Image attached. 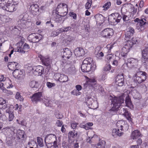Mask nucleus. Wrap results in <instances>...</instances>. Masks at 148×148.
Instances as JSON below:
<instances>
[{"label":"nucleus","mask_w":148,"mask_h":148,"mask_svg":"<svg viewBox=\"0 0 148 148\" xmlns=\"http://www.w3.org/2000/svg\"><path fill=\"white\" fill-rule=\"evenodd\" d=\"M110 99L111 103V108L110 110L116 111L119 110V112L121 114L124 115L127 110L124 108H121L119 109L121 105L124 103V99L123 97L121 96L118 97H113L110 96Z\"/></svg>","instance_id":"obj_1"},{"label":"nucleus","mask_w":148,"mask_h":148,"mask_svg":"<svg viewBox=\"0 0 148 148\" xmlns=\"http://www.w3.org/2000/svg\"><path fill=\"white\" fill-rule=\"evenodd\" d=\"M45 141L47 148H58L57 138L55 134H51L47 136Z\"/></svg>","instance_id":"obj_2"},{"label":"nucleus","mask_w":148,"mask_h":148,"mask_svg":"<svg viewBox=\"0 0 148 148\" xmlns=\"http://www.w3.org/2000/svg\"><path fill=\"white\" fill-rule=\"evenodd\" d=\"M147 75L145 72L138 69L134 77V81L136 83L140 84L146 79Z\"/></svg>","instance_id":"obj_3"},{"label":"nucleus","mask_w":148,"mask_h":148,"mask_svg":"<svg viewBox=\"0 0 148 148\" xmlns=\"http://www.w3.org/2000/svg\"><path fill=\"white\" fill-rule=\"evenodd\" d=\"M126 41L127 42L122 48V51L120 54L121 55L123 59L125 60L127 57V53L129 51L130 49L136 43V42H134L133 40Z\"/></svg>","instance_id":"obj_4"},{"label":"nucleus","mask_w":148,"mask_h":148,"mask_svg":"<svg viewBox=\"0 0 148 148\" xmlns=\"http://www.w3.org/2000/svg\"><path fill=\"white\" fill-rule=\"evenodd\" d=\"M68 6L64 3H60L58 4L56 9V14L63 13L66 15L68 11Z\"/></svg>","instance_id":"obj_5"},{"label":"nucleus","mask_w":148,"mask_h":148,"mask_svg":"<svg viewBox=\"0 0 148 148\" xmlns=\"http://www.w3.org/2000/svg\"><path fill=\"white\" fill-rule=\"evenodd\" d=\"M23 41L21 40L20 42L16 44V46L17 47L16 50H17V51L24 53L25 52V50H27L29 49V46L28 44L25 43L23 45Z\"/></svg>","instance_id":"obj_6"},{"label":"nucleus","mask_w":148,"mask_h":148,"mask_svg":"<svg viewBox=\"0 0 148 148\" xmlns=\"http://www.w3.org/2000/svg\"><path fill=\"white\" fill-rule=\"evenodd\" d=\"M43 36L38 33H34L29 35L28 37L29 41L33 42H39L42 38Z\"/></svg>","instance_id":"obj_7"},{"label":"nucleus","mask_w":148,"mask_h":148,"mask_svg":"<svg viewBox=\"0 0 148 148\" xmlns=\"http://www.w3.org/2000/svg\"><path fill=\"white\" fill-rule=\"evenodd\" d=\"M114 34L113 30L110 28H107L103 30L101 32V36L106 38H110Z\"/></svg>","instance_id":"obj_8"},{"label":"nucleus","mask_w":148,"mask_h":148,"mask_svg":"<svg viewBox=\"0 0 148 148\" xmlns=\"http://www.w3.org/2000/svg\"><path fill=\"white\" fill-rule=\"evenodd\" d=\"M134 33V30L131 27H130L127 29L125 34V39L126 41L131 40L130 39L133 38L132 36Z\"/></svg>","instance_id":"obj_9"},{"label":"nucleus","mask_w":148,"mask_h":148,"mask_svg":"<svg viewBox=\"0 0 148 148\" xmlns=\"http://www.w3.org/2000/svg\"><path fill=\"white\" fill-rule=\"evenodd\" d=\"M72 53L71 51L68 48H65L63 49L62 52V58L64 60L69 59L71 57Z\"/></svg>","instance_id":"obj_10"},{"label":"nucleus","mask_w":148,"mask_h":148,"mask_svg":"<svg viewBox=\"0 0 148 148\" xmlns=\"http://www.w3.org/2000/svg\"><path fill=\"white\" fill-rule=\"evenodd\" d=\"M12 74L15 78H17L19 80L23 79L25 77V73L19 69L14 71Z\"/></svg>","instance_id":"obj_11"},{"label":"nucleus","mask_w":148,"mask_h":148,"mask_svg":"<svg viewBox=\"0 0 148 148\" xmlns=\"http://www.w3.org/2000/svg\"><path fill=\"white\" fill-rule=\"evenodd\" d=\"M147 23V21L145 18L141 19L140 21L137 23L136 26V29L138 30V31L143 32L145 29V25Z\"/></svg>","instance_id":"obj_12"},{"label":"nucleus","mask_w":148,"mask_h":148,"mask_svg":"<svg viewBox=\"0 0 148 148\" xmlns=\"http://www.w3.org/2000/svg\"><path fill=\"white\" fill-rule=\"evenodd\" d=\"M12 1V0H8L7 3H5L4 5L5 7H6L5 10L10 12H12L16 10L17 8V6L16 5L10 3Z\"/></svg>","instance_id":"obj_13"},{"label":"nucleus","mask_w":148,"mask_h":148,"mask_svg":"<svg viewBox=\"0 0 148 148\" xmlns=\"http://www.w3.org/2000/svg\"><path fill=\"white\" fill-rule=\"evenodd\" d=\"M32 71L35 75L41 76L44 73V69L42 66H38L34 67L32 68Z\"/></svg>","instance_id":"obj_14"},{"label":"nucleus","mask_w":148,"mask_h":148,"mask_svg":"<svg viewBox=\"0 0 148 148\" xmlns=\"http://www.w3.org/2000/svg\"><path fill=\"white\" fill-rule=\"evenodd\" d=\"M30 97L33 102L36 103L38 101H41L42 100V93L41 92L36 93Z\"/></svg>","instance_id":"obj_15"},{"label":"nucleus","mask_w":148,"mask_h":148,"mask_svg":"<svg viewBox=\"0 0 148 148\" xmlns=\"http://www.w3.org/2000/svg\"><path fill=\"white\" fill-rule=\"evenodd\" d=\"M54 77L57 80H58L61 82H65L68 81V76L64 74H60L56 73L55 74Z\"/></svg>","instance_id":"obj_16"},{"label":"nucleus","mask_w":148,"mask_h":148,"mask_svg":"<svg viewBox=\"0 0 148 148\" xmlns=\"http://www.w3.org/2000/svg\"><path fill=\"white\" fill-rule=\"evenodd\" d=\"M115 83L119 86H122L124 83V77L123 74L118 75L115 77Z\"/></svg>","instance_id":"obj_17"},{"label":"nucleus","mask_w":148,"mask_h":148,"mask_svg":"<svg viewBox=\"0 0 148 148\" xmlns=\"http://www.w3.org/2000/svg\"><path fill=\"white\" fill-rule=\"evenodd\" d=\"M30 12L34 16H36L39 14V8L37 4H32L30 6Z\"/></svg>","instance_id":"obj_18"},{"label":"nucleus","mask_w":148,"mask_h":148,"mask_svg":"<svg viewBox=\"0 0 148 148\" xmlns=\"http://www.w3.org/2000/svg\"><path fill=\"white\" fill-rule=\"evenodd\" d=\"M20 65L17 62H9L8 64V69L12 71L18 70L20 67Z\"/></svg>","instance_id":"obj_19"},{"label":"nucleus","mask_w":148,"mask_h":148,"mask_svg":"<svg viewBox=\"0 0 148 148\" xmlns=\"http://www.w3.org/2000/svg\"><path fill=\"white\" fill-rule=\"evenodd\" d=\"M93 66L92 64H82L81 68L82 71L84 72H88L90 71L93 69Z\"/></svg>","instance_id":"obj_20"},{"label":"nucleus","mask_w":148,"mask_h":148,"mask_svg":"<svg viewBox=\"0 0 148 148\" xmlns=\"http://www.w3.org/2000/svg\"><path fill=\"white\" fill-rule=\"evenodd\" d=\"M85 102L87 106H90L91 107H93L94 104L96 103L90 95L87 96V97L86 98Z\"/></svg>","instance_id":"obj_21"},{"label":"nucleus","mask_w":148,"mask_h":148,"mask_svg":"<svg viewBox=\"0 0 148 148\" xmlns=\"http://www.w3.org/2000/svg\"><path fill=\"white\" fill-rule=\"evenodd\" d=\"M116 19L115 13H112L110 15L108 19L109 22L113 25L116 24Z\"/></svg>","instance_id":"obj_22"},{"label":"nucleus","mask_w":148,"mask_h":148,"mask_svg":"<svg viewBox=\"0 0 148 148\" xmlns=\"http://www.w3.org/2000/svg\"><path fill=\"white\" fill-rule=\"evenodd\" d=\"M141 136V133L138 130H134L131 133V138L133 139H135Z\"/></svg>","instance_id":"obj_23"},{"label":"nucleus","mask_w":148,"mask_h":148,"mask_svg":"<svg viewBox=\"0 0 148 148\" xmlns=\"http://www.w3.org/2000/svg\"><path fill=\"white\" fill-rule=\"evenodd\" d=\"M96 81L94 79H89L86 83L84 84V86L85 88L88 86H90V85L92 86L95 84Z\"/></svg>","instance_id":"obj_24"},{"label":"nucleus","mask_w":148,"mask_h":148,"mask_svg":"<svg viewBox=\"0 0 148 148\" xmlns=\"http://www.w3.org/2000/svg\"><path fill=\"white\" fill-rule=\"evenodd\" d=\"M42 62L44 65L46 66H49L51 63V60L48 57L43 58L42 59Z\"/></svg>","instance_id":"obj_25"},{"label":"nucleus","mask_w":148,"mask_h":148,"mask_svg":"<svg viewBox=\"0 0 148 148\" xmlns=\"http://www.w3.org/2000/svg\"><path fill=\"white\" fill-rule=\"evenodd\" d=\"M97 22L101 23L103 20V16L101 14H97L95 16Z\"/></svg>","instance_id":"obj_26"},{"label":"nucleus","mask_w":148,"mask_h":148,"mask_svg":"<svg viewBox=\"0 0 148 148\" xmlns=\"http://www.w3.org/2000/svg\"><path fill=\"white\" fill-rule=\"evenodd\" d=\"M132 95L135 99L139 100L141 98L140 95L136 90L133 91Z\"/></svg>","instance_id":"obj_27"},{"label":"nucleus","mask_w":148,"mask_h":148,"mask_svg":"<svg viewBox=\"0 0 148 148\" xmlns=\"http://www.w3.org/2000/svg\"><path fill=\"white\" fill-rule=\"evenodd\" d=\"M17 136L19 139L24 138L25 137V133L23 130H17Z\"/></svg>","instance_id":"obj_28"},{"label":"nucleus","mask_w":148,"mask_h":148,"mask_svg":"<svg viewBox=\"0 0 148 148\" xmlns=\"http://www.w3.org/2000/svg\"><path fill=\"white\" fill-rule=\"evenodd\" d=\"M127 64H129L131 66H134V64L137 62V60L133 58H130L127 60Z\"/></svg>","instance_id":"obj_29"},{"label":"nucleus","mask_w":148,"mask_h":148,"mask_svg":"<svg viewBox=\"0 0 148 148\" xmlns=\"http://www.w3.org/2000/svg\"><path fill=\"white\" fill-rule=\"evenodd\" d=\"M142 59H148V47L145 48L142 51Z\"/></svg>","instance_id":"obj_30"},{"label":"nucleus","mask_w":148,"mask_h":148,"mask_svg":"<svg viewBox=\"0 0 148 148\" xmlns=\"http://www.w3.org/2000/svg\"><path fill=\"white\" fill-rule=\"evenodd\" d=\"M125 103H126V105L128 107L131 108V106H132V102L131 100V99L129 96L126 98Z\"/></svg>","instance_id":"obj_31"},{"label":"nucleus","mask_w":148,"mask_h":148,"mask_svg":"<svg viewBox=\"0 0 148 148\" xmlns=\"http://www.w3.org/2000/svg\"><path fill=\"white\" fill-rule=\"evenodd\" d=\"M125 125L123 123V121H118L116 123V125L117 127V128L114 129L113 130H119V129L121 128L120 130H123V125Z\"/></svg>","instance_id":"obj_32"},{"label":"nucleus","mask_w":148,"mask_h":148,"mask_svg":"<svg viewBox=\"0 0 148 148\" xmlns=\"http://www.w3.org/2000/svg\"><path fill=\"white\" fill-rule=\"evenodd\" d=\"M93 60L90 58H88L85 59L83 61L82 64H92Z\"/></svg>","instance_id":"obj_33"},{"label":"nucleus","mask_w":148,"mask_h":148,"mask_svg":"<svg viewBox=\"0 0 148 148\" xmlns=\"http://www.w3.org/2000/svg\"><path fill=\"white\" fill-rule=\"evenodd\" d=\"M29 85L32 88H37L39 86V84L38 82L32 81L30 82Z\"/></svg>","instance_id":"obj_34"},{"label":"nucleus","mask_w":148,"mask_h":148,"mask_svg":"<svg viewBox=\"0 0 148 148\" xmlns=\"http://www.w3.org/2000/svg\"><path fill=\"white\" fill-rule=\"evenodd\" d=\"M123 134V132L120 130H113L112 135L114 136L115 135L118 136H121Z\"/></svg>","instance_id":"obj_35"},{"label":"nucleus","mask_w":148,"mask_h":148,"mask_svg":"<svg viewBox=\"0 0 148 148\" xmlns=\"http://www.w3.org/2000/svg\"><path fill=\"white\" fill-rule=\"evenodd\" d=\"M14 138L13 137H7L6 138V143L8 146H11L12 145L13 141L14 140Z\"/></svg>","instance_id":"obj_36"},{"label":"nucleus","mask_w":148,"mask_h":148,"mask_svg":"<svg viewBox=\"0 0 148 148\" xmlns=\"http://www.w3.org/2000/svg\"><path fill=\"white\" fill-rule=\"evenodd\" d=\"M103 70L105 71H109L110 70H111V72L112 73L114 71V67L111 66L110 64H107L104 68Z\"/></svg>","instance_id":"obj_37"},{"label":"nucleus","mask_w":148,"mask_h":148,"mask_svg":"<svg viewBox=\"0 0 148 148\" xmlns=\"http://www.w3.org/2000/svg\"><path fill=\"white\" fill-rule=\"evenodd\" d=\"M57 15L55 17V21L58 23H61L62 21V17H63L65 15H60L59 14H57Z\"/></svg>","instance_id":"obj_38"},{"label":"nucleus","mask_w":148,"mask_h":148,"mask_svg":"<svg viewBox=\"0 0 148 148\" xmlns=\"http://www.w3.org/2000/svg\"><path fill=\"white\" fill-rule=\"evenodd\" d=\"M93 123L91 122H89L86 123V124L84 125H81V127L85 129V130H89L91 128L90 127H88L91 126L93 125Z\"/></svg>","instance_id":"obj_39"},{"label":"nucleus","mask_w":148,"mask_h":148,"mask_svg":"<svg viewBox=\"0 0 148 148\" xmlns=\"http://www.w3.org/2000/svg\"><path fill=\"white\" fill-rule=\"evenodd\" d=\"M68 71L69 72V73L71 74H74L76 71L75 68V67L73 66H72L70 67L68 69Z\"/></svg>","instance_id":"obj_40"},{"label":"nucleus","mask_w":148,"mask_h":148,"mask_svg":"<svg viewBox=\"0 0 148 148\" xmlns=\"http://www.w3.org/2000/svg\"><path fill=\"white\" fill-rule=\"evenodd\" d=\"M115 16L116 18V24L119 23L122 18V16L119 13H116Z\"/></svg>","instance_id":"obj_41"},{"label":"nucleus","mask_w":148,"mask_h":148,"mask_svg":"<svg viewBox=\"0 0 148 148\" xmlns=\"http://www.w3.org/2000/svg\"><path fill=\"white\" fill-rule=\"evenodd\" d=\"M37 142L39 146L40 147H42L44 145L42 139L40 137H37Z\"/></svg>","instance_id":"obj_42"},{"label":"nucleus","mask_w":148,"mask_h":148,"mask_svg":"<svg viewBox=\"0 0 148 148\" xmlns=\"http://www.w3.org/2000/svg\"><path fill=\"white\" fill-rule=\"evenodd\" d=\"M92 0H88L85 5V8L87 9H89L91 5Z\"/></svg>","instance_id":"obj_43"},{"label":"nucleus","mask_w":148,"mask_h":148,"mask_svg":"<svg viewBox=\"0 0 148 148\" xmlns=\"http://www.w3.org/2000/svg\"><path fill=\"white\" fill-rule=\"evenodd\" d=\"M76 50H77V52H80V53H79L78 54L79 56H82L83 55H84V49L82 48H77Z\"/></svg>","instance_id":"obj_44"},{"label":"nucleus","mask_w":148,"mask_h":148,"mask_svg":"<svg viewBox=\"0 0 148 148\" xmlns=\"http://www.w3.org/2000/svg\"><path fill=\"white\" fill-rule=\"evenodd\" d=\"M15 98L16 99H19L21 101L23 100V97L20 95V93L18 92H16Z\"/></svg>","instance_id":"obj_45"},{"label":"nucleus","mask_w":148,"mask_h":148,"mask_svg":"<svg viewBox=\"0 0 148 148\" xmlns=\"http://www.w3.org/2000/svg\"><path fill=\"white\" fill-rule=\"evenodd\" d=\"M111 5V3L110 2H108L105 3L103 6V8L104 10H107L108 8H109V7Z\"/></svg>","instance_id":"obj_46"},{"label":"nucleus","mask_w":148,"mask_h":148,"mask_svg":"<svg viewBox=\"0 0 148 148\" xmlns=\"http://www.w3.org/2000/svg\"><path fill=\"white\" fill-rule=\"evenodd\" d=\"M130 114L127 111L124 115L126 117L127 119L130 121H131L132 119L130 116Z\"/></svg>","instance_id":"obj_47"},{"label":"nucleus","mask_w":148,"mask_h":148,"mask_svg":"<svg viewBox=\"0 0 148 148\" xmlns=\"http://www.w3.org/2000/svg\"><path fill=\"white\" fill-rule=\"evenodd\" d=\"M47 87L50 88L56 86V84L54 83H51L49 82H47Z\"/></svg>","instance_id":"obj_48"},{"label":"nucleus","mask_w":148,"mask_h":148,"mask_svg":"<svg viewBox=\"0 0 148 148\" xmlns=\"http://www.w3.org/2000/svg\"><path fill=\"white\" fill-rule=\"evenodd\" d=\"M106 145V142L103 140H101L97 144V146H100L102 147H104Z\"/></svg>","instance_id":"obj_49"},{"label":"nucleus","mask_w":148,"mask_h":148,"mask_svg":"<svg viewBox=\"0 0 148 148\" xmlns=\"http://www.w3.org/2000/svg\"><path fill=\"white\" fill-rule=\"evenodd\" d=\"M23 20L21 19L19 22V25L20 27H21L22 28H25L26 27V26L25 23V22L24 23H22V22Z\"/></svg>","instance_id":"obj_50"},{"label":"nucleus","mask_w":148,"mask_h":148,"mask_svg":"<svg viewBox=\"0 0 148 148\" xmlns=\"http://www.w3.org/2000/svg\"><path fill=\"white\" fill-rule=\"evenodd\" d=\"M17 121L18 122V123L19 124H21L22 125L26 127H27L26 123L25 121L24 120L19 121L18 120H17Z\"/></svg>","instance_id":"obj_51"},{"label":"nucleus","mask_w":148,"mask_h":148,"mask_svg":"<svg viewBox=\"0 0 148 148\" xmlns=\"http://www.w3.org/2000/svg\"><path fill=\"white\" fill-rule=\"evenodd\" d=\"M44 101L45 105L47 106H49L50 103L51 101H49L48 99H44L42 100Z\"/></svg>","instance_id":"obj_52"},{"label":"nucleus","mask_w":148,"mask_h":148,"mask_svg":"<svg viewBox=\"0 0 148 148\" xmlns=\"http://www.w3.org/2000/svg\"><path fill=\"white\" fill-rule=\"evenodd\" d=\"M122 16L123 19L124 21H128L129 20V17L127 15H126L122 13Z\"/></svg>","instance_id":"obj_53"},{"label":"nucleus","mask_w":148,"mask_h":148,"mask_svg":"<svg viewBox=\"0 0 148 148\" xmlns=\"http://www.w3.org/2000/svg\"><path fill=\"white\" fill-rule=\"evenodd\" d=\"M131 10L132 13L133 14H135L137 11V9L134 6L132 7L131 8Z\"/></svg>","instance_id":"obj_54"},{"label":"nucleus","mask_w":148,"mask_h":148,"mask_svg":"<svg viewBox=\"0 0 148 148\" xmlns=\"http://www.w3.org/2000/svg\"><path fill=\"white\" fill-rule=\"evenodd\" d=\"M3 91L8 95H12L13 94V92L12 91L10 90H8L6 89L5 88L4 89H3Z\"/></svg>","instance_id":"obj_55"},{"label":"nucleus","mask_w":148,"mask_h":148,"mask_svg":"<svg viewBox=\"0 0 148 148\" xmlns=\"http://www.w3.org/2000/svg\"><path fill=\"white\" fill-rule=\"evenodd\" d=\"M59 34V32L53 31L51 33V37H55Z\"/></svg>","instance_id":"obj_56"},{"label":"nucleus","mask_w":148,"mask_h":148,"mask_svg":"<svg viewBox=\"0 0 148 148\" xmlns=\"http://www.w3.org/2000/svg\"><path fill=\"white\" fill-rule=\"evenodd\" d=\"M142 61L144 65L148 66V59H142Z\"/></svg>","instance_id":"obj_57"},{"label":"nucleus","mask_w":148,"mask_h":148,"mask_svg":"<svg viewBox=\"0 0 148 148\" xmlns=\"http://www.w3.org/2000/svg\"><path fill=\"white\" fill-rule=\"evenodd\" d=\"M6 103L5 100L2 98H0V105H3Z\"/></svg>","instance_id":"obj_58"},{"label":"nucleus","mask_w":148,"mask_h":148,"mask_svg":"<svg viewBox=\"0 0 148 148\" xmlns=\"http://www.w3.org/2000/svg\"><path fill=\"white\" fill-rule=\"evenodd\" d=\"M9 121H12L14 117V114L12 113L9 114Z\"/></svg>","instance_id":"obj_59"},{"label":"nucleus","mask_w":148,"mask_h":148,"mask_svg":"<svg viewBox=\"0 0 148 148\" xmlns=\"http://www.w3.org/2000/svg\"><path fill=\"white\" fill-rule=\"evenodd\" d=\"M70 15L71 17H72L73 19H75L76 18V14L73 12H70Z\"/></svg>","instance_id":"obj_60"},{"label":"nucleus","mask_w":148,"mask_h":148,"mask_svg":"<svg viewBox=\"0 0 148 148\" xmlns=\"http://www.w3.org/2000/svg\"><path fill=\"white\" fill-rule=\"evenodd\" d=\"M113 62L112 63V67H114V68L115 66H116L118 64V62L116 60H113Z\"/></svg>","instance_id":"obj_61"},{"label":"nucleus","mask_w":148,"mask_h":148,"mask_svg":"<svg viewBox=\"0 0 148 148\" xmlns=\"http://www.w3.org/2000/svg\"><path fill=\"white\" fill-rule=\"evenodd\" d=\"M128 6L127 5H124L123 7H122L121 9V11L122 12L123 11H127V9L126 8H127Z\"/></svg>","instance_id":"obj_62"},{"label":"nucleus","mask_w":148,"mask_h":148,"mask_svg":"<svg viewBox=\"0 0 148 148\" xmlns=\"http://www.w3.org/2000/svg\"><path fill=\"white\" fill-rule=\"evenodd\" d=\"M71 29V27L70 26H68L66 27H64V30H64L65 32H67L69 30H70Z\"/></svg>","instance_id":"obj_63"},{"label":"nucleus","mask_w":148,"mask_h":148,"mask_svg":"<svg viewBox=\"0 0 148 148\" xmlns=\"http://www.w3.org/2000/svg\"><path fill=\"white\" fill-rule=\"evenodd\" d=\"M62 123L60 120L57 121L56 123V125L57 126L61 127L62 125Z\"/></svg>","instance_id":"obj_64"}]
</instances>
